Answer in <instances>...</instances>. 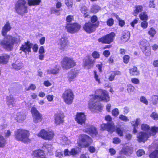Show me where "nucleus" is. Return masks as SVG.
<instances>
[{
    "label": "nucleus",
    "mask_w": 158,
    "mask_h": 158,
    "mask_svg": "<svg viewBox=\"0 0 158 158\" xmlns=\"http://www.w3.org/2000/svg\"><path fill=\"white\" fill-rule=\"evenodd\" d=\"M104 101L107 102L110 101V97L106 90L98 89L95 91V94L89 96V100L88 103V107L91 110H97L100 111L102 110L103 106L96 101Z\"/></svg>",
    "instance_id": "nucleus-1"
},
{
    "label": "nucleus",
    "mask_w": 158,
    "mask_h": 158,
    "mask_svg": "<svg viewBox=\"0 0 158 158\" xmlns=\"http://www.w3.org/2000/svg\"><path fill=\"white\" fill-rule=\"evenodd\" d=\"M20 36L19 35L12 36L7 35L4 40H0V44L7 50L10 51L13 48L14 45L20 43Z\"/></svg>",
    "instance_id": "nucleus-2"
},
{
    "label": "nucleus",
    "mask_w": 158,
    "mask_h": 158,
    "mask_svg": "<svg viewBox=\"0 0 158 158\" xmlns=\"http://www.w3.org/2000/svg\"><path fill=\"white\" fill-rule=\"evenodd\" d=\"M30 133L27 130L19 129L16 130L14 132L15 139L18 141L24 143H28L30 141L29 137Z\"/></svg>",
    "instance_id": "nucleus-3"
},
{
    "label": "nucleus",
    "mask_w": 158,
    "mask_h": 158,
    "mask_svg": "<svg viewBox=\"0 0 158 158\" xmlns=\"http://www.w3.org/2000/svg\"><path fill=\"white\" fill-rule=\"evenodd\" d=\"M27 5L25 0H18L15 6V9L17 13L23 15L27 12Z\"/></svg>",
    "instance_id": "nucleus-4"
},
{
    "label": "nucleus",
    "mask_w": 158,
    "mask_h": 158,
    "mask_svg": "<svg viewBox=\"0 0 158 158\" xmlns=\"http://www.w3.org/2000/svg\"><path fill=\"white\" fill-rule=\"evenodd\" d=\"M92 139L89 136L85 134L80 135L77 141L78 145L81 147H86L92 142Z\"/></svg>",
    "instance_id": "nucleus-5"
},
{
    "label": "nucleus",
    "mask_w": 158,
    "mask_h": 158,
    "mask_svg": "<svg viewBox=\"0 0 158 158\" xmlns=\"http://www.w3.org/2000/svg\"><path fill=\"white\" fill-rule=\"evenodd\" d=\"M62 97L64 102L67 104L72 103L74 98L73 92L70 89L66 90L62 94Z\"/></svg>",
    "instance_id": "nucleus-6"
},
{
    "label": "nucleus",
    "mask_w": 158,
    "mask_h": 158,
    "mask_svg": "<svg viewBox=\"0 0 158 158\" xmlns=\"http://www.w3.org/2000/svg\"><path fill=\"white\" fill-rule=\"evenodd\" d=\"M61 66L64 69H68L75 65L76 62L74 60L70 57H65L61 62Z\"/></svg>",
    "instance_id": "nucleus-7"
},
{
    "label": "nucleus",
    "mask_w": 158,
    "mask_h": 158,
    "mask_svg": "<svg viewBox=\"0 0 158 158\" xmlns=\"http://www.w3.org/2000/svg\"><path fill=\"white\" fill-rule=\"evenodd\" d=\"M54 135V133L52 131L43 129L38 134L37 136L44 139L50 140L53 139Z\"/></svg>",
    "instance_id": "nucleus-8"
},
{
    "label": "nucleus",
    "mask_w": 158,
    "mask_h": 158,
    "mask_svg": "<svg viewBox=\"0 0 158 158\" xmlns=\"http://www.w3.org/2000/svg\"><path fill=\"white\" fill-rule=\"evenodd\" d=\"M83 131L94 137L97 135L98 132L96 128L91 125L86 124L83 129Z\"/></svg>",
    "instance_id": "nucleus-9"
},
{
    "label": "nucleus",
    "mask_w": 158,
    "mask_h": 158,
    "mask_svg": "<svg viewBox=\"0 0 158 158\" xmlns=\"http://www.w3.org/2000/svg\"><path fill=\"white\" fill-rule=\"evenodd\" d=\"M81 27V25L76 23H67L65 27L67 31L71 33H74L79 31Z\"/></svg>",
    "instance_id": "nucleus-10"
},
{
    "label": "nucleus",
    "mask_w": 158,
    "mask_h": 158,
    "mask_svg": "<svg viewBox=\"0 0 158 158\" xmlns=\"http://www.w3.org/2000/svg\"><path fill=\"white\" fill-rule=\"evenodd\" d=\"M64 113L59 111L56 113L54 116V123L56 125H59L62 124L64 121Z\"/></svg>",
    "instance_id": "nucleus-11"
},
{
    "label": "nucleus",
    "mask_w": 158,
    "mask_h": 158,
    "mask_svg": "<svg viewBox=\"0 0 158 158\" xmlns=\"http://www.w3.org/2000/svg\"><path fill=\"white\" fill-rule=\"evenodd\" d=\"M141 128L143 132L150 133L152 135L154 136L156 133V127H153L150 128L149 125L146 124H143L141 125Z\"/></svg>",
    "instance_id": "nucleus-12"
},
{
    "label": "nucleus",
    "mask_w": 158,
    "mask_h": 158,
    "mask_svg": "<svg viewBox=\"0 0 158 158\" xmlns=\"http://www.w3.org/2000/svg\"><path fill=\"white\" fill-rule=\"evenodd\" d=\"M115 36V34L112 32L105 36L99 39L98 41L103 43L109 44L113 41Z\"/></svg>",
    "instance_id": "nucleus-13"
},
{
    "label": "nucleus",
    "mask_w": 158,
    "mask_h": 158,
    "mask_svg": "<svg viewBox=\"0 0 158 158\" xmlns=\"http://www.w3.org/2000/svg\"><path fill=\"white\" fill-rule=\"evenodd\" d=\"M95 62V60L89 56L86 57L83 61V65L85 68L89 69L92 67Z\"/></svg>",
    "instance_id": "nucleus-14"
},
{
    "label": "nucleus",
    "mask_w": 158,
    "mask_h": 158,
    "mask_svg": "<svg viewBox=\"0 0 158 158\" xmlns=\"http://www.w3.org/2000/svg\"><path fill=\"white\" fill-rule=\"evenodd\" d=\"M75 119L78 124L82 125L85 123L86 120V116L83 113L78 112L75 116Z\"/></svg>",
    "instance_id": "nucleus-15"
},
{
    "label": "nucleus",
    "mask_w": 158,
    "mask_h": 158,
    "mask_svg": "<svg viewBox=\"0 0 158 158\" xmlns=\"http://www.w3.org/2000/svg\"><path fill=\"white\" fill-rule=\"evenodd\" d=\"M140 131L137 135V140L139 142H145L152 135L150 133Z\"/></svg>",
    "instance_id": "nucleus-16"
},
{
    "label": "nucleus",
    "mask_w": 158,
    "mask_h": 158,
    "mask_svg": "<svg viewBox=\"0 0 158 158\" xmlns=\"http://www.w3.org/2000/svg\"><path fill=\"white\" fill-rule=\"evenodd\" d=\"M96 25L90 22L86 23L83 27L84 30L89 33L93 32L95 30Z\"/></svg>",
    "instance_id": "nucleus-17"
},
{
    "label": "nucleus",
    "mask_w": 158,
    "mask_h": 158,
    "mask_svg": "<svg viewBox=\"0 0 158 158\" xmlns=\"http://www.w3.org/2000/svg\"><path fill=\"white\" fill-rule=\"evenodd\" d=\"M69 42L67 38L64 36L60 39L58 43L59 48L62 50H64L66 48Z\"/></svg>",
    "instance_id": "nucleus-18"
},
{
    "label": "nucleus",
    "mask_w": 158,
    "mask_h": 158,
    "mask_svg": "<svg viewBox=\"0 0 158 158\" xmlns=\"http://www.w3.org/2000/svg\"><path fill=\"white\" fill-rule=\"evenodd\" d=\"M101 128L103 130H106L109 132H113L115 130L114 125L113 122L108 123L106 124L103 123L101 125Z\"/></svg>",
    "instance_id": "nucleus-19"
},
{
    "label": "nucleus",
    "mask_w": 158,
    "mask_h": 158,
    "mask_svg": "<svg viewBox=\"0 0 158 158\" xmlns=\"http://www.w3.org/2000/svg\"><path fill=\"white\" fill-rule=\"evenodd\" d=\"M132 153L131 148L126 145L124 146L122 150L120 152V155L124 154L127 156H130Z\"/></svg>",
    "instance_id": "nucleus-20"
},
{
    "label": "nucleus",
    "mask_w": 158,
    "mask_h": 158,
    "mask_svg": "<svg viewBox=\"0 0 158 158\" xmlns=\"http://www.w3.org/2000/svg\"><path fill=\"white\" fill-rule=\"evenodd\" d=\"M33 158H46L44 151L41 150H36L33 152Z\"/></svg>",
    "instance_id": "nucleus-21"
},
{
    "label": "nucleus",
    "mask_w": 158,
    "mask_h": 158,
    "mask_svg": "<svg viewBox=\"0 0 158 158\" xmlns=\"http://www.w3.org/2000/svg\"><path fill=\"white\" fill-rule=\"evenodd\" d=\"M15 99L12 95H9L6 97V103L10 108H12L15 105Z\"/></svg>",
    "instance_id": "nucleus-22"
},
{
    "label": "nucleus",
    "mask_w": 158,
    "mask_h": 158,
    "mask_svg": "<svg viewBox=\"0 0 158 158\" xmlns=\"http://www.w3.org/2000/svg\"><path fill=\"white\" fill-rule=\"evenodd\" d=\"M26 117V115L23 112H20L17 114L15 118L18 122L22 123L24 121Z\"/></svg>",
    "instance_id": "nucleus-23"
},
{
    "label": "nucleus",
    "mask_w": 158,
    "mask_h": 158,
    "mask_svg": "<svg viewBox=\"0 0 158 158\" xmlns=\"http://www.w3.org/2000/svg\"><path fill=\"white\" fill-rule=\"evenodd\" d=\"M31 45L32 44L29 42L25 43L22 45L20 47V50L25 53L30 52Z\"/></svg>",
    "instance_id": "nucleus-24"
},
{
    "label": "nucleus",
    "mask_w": 158,
    "mask_h": 158,
    "mask_svg": "<svg viewBox=\"0 0 158 158\" xmlns=\"http://www.w3.org/2000/svg\"><path fill=\"white\" fill-rule=\"evenodd\" d=\"M130 33L129 31H124L121 37V40L123 42H126L129 39Z\"/></svg>",
    "instance_id": "nucleus-25"
},
{
    "label": "nucleus",
    "mask_w": 158,
    "mask_h": 158,
    "mask_svg": "<svg viewBox=\"0 0 158 158\" xmlns=\"http://www.w3.org/2000/svg\"><path fill=\"white\" fill-rule=\"evenodd\" d=\"M149 42L145 39H143L139 42V46L141 50L149 47Z\"/></svg>",
    "instance_id": "nucleus-26"
},
{
    "label": "nucleus",
    "mask_w": 158,
    "mask_h": 158,
    "mask_svg": "<svg viewBox=\"0 0 158 158\" xmlns=\"http://www.w3.org/2000/svg\"><path fill=\"white\" fill-rule=\"evenodd\" d=\"M129 73L131 76H138L139 74V71L136 67H134L129 69Z\"/></svg>",
    "instance_id": "nucleus-27"
},
{
    "label": "nucleus",
    "mask_w": 158,
    "mask_h": 158,
    "mask_svg": "<svg viewBox=\"0 0 158 158\" xmlns=\"http://www.w3.org/2000/svg\"><path fill=\"white\" fill-rule=\"evenodd\" d=\"M59 71V66L56 65L53 68H51L47 70L48 73L54 75L57 74Z\"/></svg>",
    "instance_id": "nucleus-28"
},
{
    "label": "nucleus",
    "mask_w": 158,
    "mask_h": 158,
    "mask_svg": "<svg viewBox=\"0 0 158 158\" xmlns=\"http://www.w3.org/2000/svg\"><path fill=\"white\" fill-rule=\"evenodd\" d=\"M10 58L9 55L5 54L0 56V64H7Z\"/></svg>",
    "instance_id": "nucleus-29"
},
{
    "label": "nucleus",
    "mask_w": 158,
    "mask_h": 158,
    "mask_svg": "<svg viewBox=\"0 0 158 158\" xmlns=\"http://www.w3.org/2000/svg\"><path fill=\"white\" fill-rule=\"evenodd\" d=\"M11 29L10 23L8 22H7L3 27L2 31V34L3 35L5 36L7 32L9 31Z\"/></svg>",
    "instance_id": "nucleus-30"
},
{
    "label": "nucleus",
    "mask_w": 158,
    "mask_h": 158,
    "mask_svg": "<svg viewBox=\"0 0 158 158\" xmlns=\"http://www.w3.org/2000/svg\"><path fill=\"white\" fill-rule=\"evenodd\" d=\"M60 143L63 145H69L71 143V142L68 139L67 137L65 136H63L60 138Z\"/></svg>",
    "instance_id": "nucleus-31"
},
{
    "label": "nucleus",
    "mask_w": 158,
    "mask_h": 158,
    "mask_svg": "<svg viewBox=\"0 0 158 158\" xmlns=\"http://www.w3.org/2000/svg\"><path fill=\"white\" fill-rule=\"evenodd\" d=\"M33 122L35 123H37L40 122L43 118L42 115L40 113L33 116Z\"/></svg>",
    "instance_id": "nucleus-32"
},
{
    "label": "nucleus",
    "mask_w": 158,
    "mask_h": 158,
    "mask_svg": "<svg viewBox=\"0 0 158 158\" xmlns=\"http://www.w3.org/2000/svg\"><path fill=\"white\" fill-rule=\"evenodd\" d=\"M23 67V64L21 62H19L16 61L12 64V67L14 69L19 70L22 69Z\"/></svg>",
    "instance_id": "nucleus-33"
},
{
    "label": "nucleus",
    "mask_w": 158,
    "mask_h": 158,
    "mask_svg": "<svg viewBox=\"0 0 158 158\" xmlns=\"http://www.w3.org/2000/svg\"><path fill=\"white\" fill-rule=\"evenodd\" d=\"M77 75V73L76 72H71L69 74L68 79L69 82L73 81L75 80V78Z\"/></svg>",
    "instance_id": "nucleus-34"
},
{
    "label": "nucleus",
    "mask_w": 158,
    "mask_h": 158,
    "mask_svg": "<svg viewBox=\"0 0 158 158\" xmlns=\"http://www.w3.org/2000/svg\"><path fill=\"white\" fill-rule=\"evenodd\" d=\"M29 6L39 5L41 2V0H27Z\"/></svg>",
    "instance_id": "nucleus-35"
},
{
    "label": "nucleus",
    "mask_w": 158,
    "mask_h": 158,
    "mask_svg": "<svg viewBox=\"0 0 158 158\" xmlns=\"http://www.w3.org/2000/svg\"><path fill=\"white\" fill-rule=\"evenodd\" d=\"M42 148L44 150H46L48 152H51L53 148L51 144L47 143H45L43 144Z\"/></svg>",
    "instance_id": "nucleus-36"
},
{
    "label": "nucleus",
    "mask_w": 158,
    "mask_h": 158,
    "mask_svg": "<svg viewBox=\"0 0 158 158\" xmlns=\"http://www.w3.org/2000/svg\"><path fill=\"white\" fill-rule=\"evenodd\" d=\"M135 9L134 10V12L135 15H136L143 10V6L140 5L136 6H135Z\"/></svg>",
    "instance_id": "nucleus-37"
},
{
    "label": "nucleus",
    "mask_w": 158,
    "mask_h": 158,
    "mask_svg": "<svg viewBox=\"0 0 158 158\" xmlns=\"http://www.w3.org/2000/svg\"><path fill=\"white\" fill-rule=\"evenodd\" d=\"M139 17L140 19L142 20L147 21L148 19V16L145 12L141 13L139 15Z\"/></svg>",
    "instance_id": "nucleus-38"
},
{
    "label": "nucleus",
    "mask_w": 158,
    "mask_h": 158,
    "mask_svg": "<svg viewBox=\"0 0 158 158\" xmlns=\"http://www.w3.org/2000/svg\"><path fill=\"white\" fill-rule=\"evenodd\" d=\"M6 143V141L5 139L2 135H0V147H4Z\"/></svg>",
    "instance_id": "nucleus-39"
},
{
    "label": "nucleus",
    "mask_w": 158,
    "mask_h": 158,
    "mask_svg": "<svg viewBox=\"0 0 158 158\" xmlns=\"http://www.w3.org/2000/svg\"><path fill=\"white\" fill-rule=\"evenodd\" d=\"M80 10L81 13L83 15V16L85 17H86L88 15V9L86 6H83L81 8Z\"/></svg>",
    "instance_id": "nucleus-40"
},
{
    "label": "nucleus",
    "mask_w": 158,
    "mask_h": 158,
    "mask_svg": "<svg viewBox=\"0 0 158 158\" xmlns=\"http://www.w3.org/2000/svg\"><path fill=\"white\" fill-rule=\"evenodd\" d=\"M135 88L131 84H128L127 85V90L128 93L130 94H131L134 92L135 91Z\"/></svg>",
    "instance_id": "nucleus-41"
},
{
    "label": "nucleus",
    "mask_w": 158,
    "mask_h": 158,
    "mask_svg": "<svg viewBox=\"0 0 158 158\" xmlns=\"http://www.w3.org/2000/svg\"><path fill=\"white\" fill-rule=\"evenodd\" d=\"M156 30L153 27L150 28L148 31V34L152 37H154L155 35L156 34Z\"/></svg>",
    "instance_id": "nucleus-42"
},
{
    "label": "nucleus",
    "mask_w": 158,
    "mask_h": 158,
    "mask_svg": "<svg viewBox=\"0 0 158 158\" xmlns=\"http://www.w3.org/2000/svg\"><path fill=\"white\" fill-rule=\"evenodd\" d=\"M142 51L146 56H149L151 55V49L150 47L145 48L144 50H142Z\"/></svg>",
    "instance_id": "nucleus-43"
},
{
    "label": "nucleus",
    "mask_w": 158,
    "mask_h": 158,
    "mask_svg": "<svg viewBox=\"0 0 158 158\" xmlns=\"http://www.w3.org/2000/svg\"><path fill=\"white\" fill-rule=\"evenodd\" d=\"M100 10V7L97 5H94L92 6L91 9L92 12L94 13L98 12Z\"/></svg>",
    "instance_id": "nucleus-44"
},
{
    "label": "nucleus",
    "mask_w": 158,
    "mask_h": 158,
    "mask_svg": "<svg viewBox=\"0 0 158 158\" xmlns=\"http://www.w3.org/2000/svg\"><path fill=\"white\" fill-rule=\"evenodd\" d=\"M140 122V119L139 118H136L135 120L131 122L132 126L135 127H137Z\"/></svg>",
    "instance_id": "nucleus-45"
},
{
    "label": "nucleus",
    "mask_w": 158,
    "mask_h": 158,
    "mask_svg": "<svg viewBox=\"0 0 158 158\" xmlns=\"http://www.w3.org/2000/svg\"><path fill=\"white\" fill-rule=\"evenodd\" d=\"M79 151V148H78L72 149L71 151H70V156L76 155L78 153Z\"/></svg>",
    "instance_id": "nucleus-46"
},
{
    "label": "nucleus",
    "mask_w": 158,
    "mask_h": 158,
    "mask_svg": "<svg viewBox=\"0 0 158 158\" xmlns=\"http://www.w3.org/2000/svg\"><path fill=\"white\" fill-rule=\"evenodd\" d=\"M150 158H158V150H156L149 155Z\"/></svg>",
    "instance_id": "nucleus-47"
},
{
    "label": "nucleus",
    "mask_w": 158,
    "mask_h": 158,
    "mask_svg": "<svg viewBox=\"0 0 158 158\" xmlns=\"http://www.w3.org/2000/svg\"><path fill=\"white\" fill-rule=\"evenodd\" d=\"M119 111L117 108L113 109L112 111V114L113 116L117 117L119 114Z\"/></svg>",
    "instance_id": "nucleus-48"
},
{
    "label": "nucleus",
    "mask_w": 158,
    "mask_h": 158,
    "mask_svg": "<svg viewBox=\"0 0 158 158\" xmlns=\"http://www.w3.org/2000/svg\"><path fill=\"white\" fill-rule=\"evenodd\" d=\"M119 118L122 121L124 122H128L129 119L127 116L123 114L120 115L119 116Z\"/></svg>",
    "instance_id": "nucleus-49"
},
{
    "label": "nucleus",
    "mask_w": 158,
    "mask_h": 158,
    "mask_svg": "<svg viewBox=\"0 0 158 158\" xmlns=\"http://www.w3.org/2000/svg\"><path fill=\"white\" fill-rule=\"evenodd\" d=\"M31 112L32 116H33L39 113L36 108L34 107H32L31 109Z\"/></svg>",
    "instance_id": "nucleus-50"
},
{
    "label": "nucleus",
    "mask_w": 158,
    "mask_h": 158,
    "mask_svg": "<svg viewBox=\"0 0 158 158\" xmlns=\"http://www.w3.org/2000/svg\"><path fill=\"white\" fill-rule=\"evenodd\" d=\"M150 116L154 120H158V114L156 112H152L150 115Z\"/></svg>",
    "instance_id": "nucleus-51"
},
{
    "label": "nucleus",
    "mask_w": 158,
    "mask_h": 158,
    "mask_svg": "<svg viewBox=\"0 0 158 158\" xmlns=\"http://www.w3.org/2000/svg\"><path fill=\"white\" fill-rule=\"evenodd\" d=\"M92 56L95 59H98L99 58L100 54L98 52L94 51L92 53Z\"/></svg>",
    "instance_id": "nucleus-52"
},
{
    "label": "nucleus",
    "mask_w": 158,
    "mask_h": 158,
    "mask_svg": "<svg viewBox=\"0 0 158 158\" xmlns=\"http://www.w3.org/2000/svg\"><path fill=\"white\" fill-rule=\"evenodd\" d=\"M148 25V23L146 21H144L142 22L140 24L141 27L143 29H146L147 28Z\"/></svg>",
    "instance_id": "nucleus-53"
},
{
    "label": "nucleus",
    "mask_w": 158,
    "mask_h": 158,
    "mask_svg": "<svg viewBox=\"0 0 158 158\" xmlns=\"http://www.w3.org/2000/svg\"><path fill=\"white\" fill-rule=\"evenodd\" d=\"M140 101L145 104L146 105H148V102L144 96H141L140 98Z\"/></svg>",
    "instance_id": "nucleus-54"
},
{
    "label": "nucleus",
    "mask_w": 158,
    "mask_h": 158,
    "mask_svg": "<svg viewBox=\"0 0 158 158\" xmlns=\"http://www.w3.org/2000/svg\"><path fill=\"white\" fill-rule=\"evenodd\" d=\"M51 11L52 13L55 14L57 15H59L60 14L59 10H57L55 8H52L51 9Z\"/></svg>",
    "instance_id": "nucleus-55"
},
{
    "label": "nucleus",
    "mask_w": 158,
    "mask_h": 158,
    "mask_svg": "<svg viewBox=\"0 0 158 158\" xmlns=\"http://www.w3.org/2000/svg\"><path fill=\"white\" fill-rule=\"evenodd\" d=\"M65 4L69 7H72L73 6L72 0H65Z\"/></svg>",
    "instance_id": "nucleus-56"
},
{
    "label": "nucleus",
    "mask_w": 158,
    "mask_h": 158,
    "mask_svg": "<svg viewBox=\"0 0 158 158\" xmlns=\"http://www.w3.org/2000/svg\"><path fill=\"white\" fill-rule=\"evenodd\" d=\"M152 102L153 104H156L158 100V96L157 95H153L152 97Z\"/></svg>",
    "instance_id": "nucleus-57"
},
{
    "label": "nucleus",
    "mask_w": 158,
    "mask_h": 158,
    "mask_svg": "<svg viewBox=\"0 0 158 158\" xmlns=\"http://www.w3.org/2000/svg\"><path fill=\"white\" fill-rule=\"evenodd\" d=\"M94 78L96 81L99 84L101 83L100 78H99L98 75L97 74V72L94 71Z\"/></svg>",
    "instance_id": "nucleus-58"
},
{
    "label": "nucleus",
    "mask_w": 158,
    "mask_h": 158,
    "mask_svg": "<svg viewBox=\"0 0 158 158\" xmlns=\"http://www.w3.org/2000/svg\"><path fill=\"white\" fill-rule=\"evenodd\" d=\"M129 56L128 55H125L123 57V62L126 64H127L129 60Z\"/></svg>",
    "instance_id": "nucleus-59"
},
{
    "label": "nucleus",
    "mask_w": 158,
    "mask_h": 158,
    "mask_svg": "<svg viewBox=\"0 0 158 158\" xmlns=\"http://www.w3.org/2000/svg\"><path fill=\"white\" fill-rule=\"evenodd\" d=\"M123 130L120 128H118L116 130L117 133L120 136H123Z\"/></svg>",
    "instance_id": "nucleus-60"
},
{
    "label": "nucleus",
    "mask_w": 158,
    "mask_h": 158,
    "mask_svg": "<svg viewBox=\"0 0 158 158\" xmlns=\"http://www.w3.org/2000/svg\"><path fill=\"white\" fill-rule=\"evenodd\" d=\"M35 88L36 86L35 85L33 84H31L29 87L26 88H25V89L27 91H28L30 89L34 90L35 89Z\"/></svg>",
    "instance_id": "nucleus-61"
},
{
    "label": "nucleus",
    "mask_w": 158,
    "mask_h": 158,
    "mask_svg": "<svg viewBox=\"0 0 158 158\" xmlns=\"http://www.w3.org/2000/svg\"><path fill=\"white\" fill-rule=\"evenodd\" d=\"M55 156L57 157L60 158L63 157V154L59 150H57L56 152Z\"/></svg>",
    "instance_id": "nucleus-62"
},
{
    "label": "nucleus",
    "mask_w": 158,
    "mask_h": 158,
    "mask_svg": "<svg viewBox=\"0 0 158 158\" xmlns=\"http://www.w3.org/2000/svg\"><path fill=\"white\" fill-rule=\"evenodd\" d=\"M114 22V21L113 19L111 18L109 19L107 21V24L108 26H111L113 25Z\"/></svg>",
    "instance_id": "nucleus-63"
},
{
    "label": "nucleus",
    "mask_w": 158,
    "mask_h": 158,
    "mask_svg": "<svg viewBox=\"0 0 158 158\" xmlns=\"http://www.w3.org/2000/svg\"><path fill=\"white\" fill-rule=\"evenodd\" d=\"M145 152L143 150H139L137 152V155L138 156H140L144 155Z\"/></svg>",
    "instance_id": "nucleus-64"
}]
</instances>
